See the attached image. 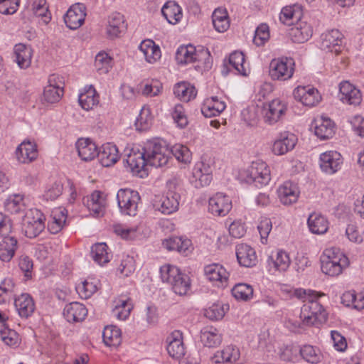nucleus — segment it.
<instances>
[{"instance_id":"1","label":"nucleus","mask_w":364,"mask_h":364,"mask_svg":"<svg viewBox=\"0 0 364 364\" xmlns=\"http://www.w3.org/2000/svg\"><path fill=\"white\" fill-rule=\"evenodd\" d=\"M168 151L166 146L157 143H148L142 151L132 149L127 154L124 161L130 171L143 177L146 174V167L148 165L155 167H162L168 161Z\"/></svg>"},{"instance_id":"2","label":"nucleus","mask_w":364,"mask_h":364,"mask_svg":"<svg viewBox=\"0 0 364 364\" xmlns=\"http://www.w3.org/2000/svg\"><path fill=\"white\" fill-rule=\"evenodd\" d=\"M321 268L323 273L336 277L348 267V258L338 248L326 249L321 257Z\"/></svg>"},{"instance_id":"3","label":"nucleus","mask_w":364,"mask_h":364,"mask_svg":"<svg viewBox=\"0 0 364 364\" xmlns=\"http://www.w3.org/2000/svg\"><path fill=\"white\" fill-rule=\"evenodd\" d=\"M306 299L307 303L301 309L302 324L310 326L326 322L328 314L323 306L311 295H308Z\"/></svg>"},{"instance_id":"4","label":"nucleus","mask_w":364,"mask_h":364,"mask_svg":"<svg viewBox=\"0 0 364 364\" xmlns=\"http://www.w3.org/2000/svg\"><path fill=\"white\" fill-rule=\"evenodd\" d=\"M294 66L295 63L291 58L273 59L269 65V75L273 80H287L293 76Z\"/></svg>"},{"instance_id":"5","label":"nucleus","mask_w":364,"mask_h":364,"mask_svg":"<svg viewBox=\"0 0 364 364\" xmlns=\"http://www.w3.org/2000/svg\"><path fill=\"white\" fill-rule=\"evenodd\" d=\"M46 218L38 209H31L23 218L25 235L29 238L37 237L45 228Z\"/></svg>"},{"instance_id":"6","label":"nucleus","mask_w":364,"mask_h":364,"mask_svg":"<svg viewBox=\"0 0 364 364\" xmlns=\"http://www.w3.org/2000/svg\"><path fill=\"white\" fill-rule=\"evenodd\" d=\"M118 206L123 214L134 216L136 214L140 196L137 191L125 188L117 194Z\"/></svg>"},{"instance_id":"7","label":"nucleus","mask_w":364,"mask_h":364,"mask_svg":"<svg viewBox=\"0 0 364 364\" xmlns=\"http://www.w3.org/2000/svg\"><path fill=\"white\" fill-rule=\"evenodd\" d=\"M270 179V169L265 162H252L247 171V183H254L256 186H262L268 184Z\"/></svg>"},{"instance_id":"8","label":"nucleus","mask_w":364,"mask_h":364,"mask_svg":"<svg viewBox=\"0 0 364 364\" xmlns=\"http://www.w3.org/2000/svg\"><path fill=\"white\" fill-rule=\"evenodd\" d=\"M212 180V168L203 161H198L194 166L191 178V183L197 188L208 186Z\"/></svg>"},{"instance_id":"9","label":"nucleus","mask_w":364,"mask_h":364,"mask_svg":"<svg viewBox=\"0 0 364 364\" xmlns=\"http://www.w3.org/2000/svg\"><path fill=\"white\" fill-rule=\"evenodd\" d=\"M342 40L343 34L338 29H332L321 35V48L338 55L343 49Z\"/></svg>"},{"instance_id":"10","label":"nucleus","mask_w":364,"mask_h":364,"mask_svg":"<svg viewBox=\"0 0 364 364\" xmlns=\"http://www.w3.org/2000/svg\"><path fill=\"white\" fill-rule=\"evenodd\" d=\"M203 56H209L208 50L201 49L198 51L191 45L180 46L176 53V60L181 65L201 61Z\"/></svg>"},{"instance_id":"11","label":"nucleus","mask_w":364,"mask_h":364,"mask_svg":"<svg viewBox=\"0 0 364 364\" xmlns=\"http://www.w3.org/2000/svg\"><path fill=\"white\" fill-rule=\"evenodd\" d=\"M178 194L168 192L166 196L156 197L154 200V208L164 215H170L176 212L179 205Z\"/></svg>"},{"instance_id":"12","label":"nucleus","mask_w":364,"mask_h":364,"mask_svg":"<svg viewBox=\"0 0 364 364\" xmlns=\"http://www.w3.org/2000/svg\"><path fill=\"white\" fill-rule=\"evenodd\" d=\"M86 8L82 4H75L70 7L64 16L66 26L71 30L80 28L85 21Z\"/></svg>"},{"instance_id":"13","label":"nucleus","mask_w":364,"mask_h":364,"mask_svg":"<svg viewBox=\"0 0 364 364\" xmlns=\"http://www.w3.org/2000/svg\"><path fill=\"white\" fill-rule=\"evenodd\" d=\"M293 95L296 100L308 107L316 106L321 100L318 90L309 86H298L294 89Z\"/></svg>"},{"instance_id":"14","label":"nucleus","mask_w":364,"mask_h":364,"mask_svg":"<svg viewBox=\"0 0 364 364\" xmlns=\"http://www.w3.org/2000/svg\"><path fill=\"white\" fill-rule=\"evenodd\" d=\"M287 111V105L279 99L273 100L263 107L264 120L269 124L277 122Z\"/></svg>"},{"instance_id":"15","label":"nucleus","mask_w":364,"mask_h":364,"mask_svg":"<svg viewBox=\"0 0 364 364\" xmlns=\"http://www.w3.org/2000/svg\"><path fill=\"white\" fill-rule=\"evenodd\" d=\"M343 159L340 153L334 151L324 152L320 156V167L328 173L333 174L341 168Z\"/></svg>"},{"instance_id":"16","label":"nucleus","mask_w":364,"mask_h":364,"mask_svg":"<svg viewBox=\"0 0 364 364\" xmlns=\"http://www.w3.org/2000/svg\"><path fill=\"white\" fill-rule=\"evenodd\" d=\"M232 208V202L229 197L222 193H218L209 199V211L214 215L224 216Z\"/></svg>"},{"instance_id":"17","label":"nucleus","mask_w":364,"mask_h":364,"mask_svg":"<svg viewBox=\"0 0 364 364\" xmlns=\"http://www.w3.org/2000/svg\"><path fill=\"white\" fill-rule=\"evenodd\" d=\"M204 274L209 281L215 282L218 287L227 286L229 274L221 264L213 263L205 266Z\"/></svg>"},{"instance_id":"18","label":"nucleus","mask_w":364,"mask_h":364,"mask_svg":"<svg viewBox=\"0 0 364 364\" xmlns=\"http://www.w3.org/2000/svg\"><path fill=\"white\" fill-rule=\"evenodd\" d=\"M167 351L169 355L176 359H181L185 355V347L182 333L179 331L172 332L166 338Z\"/></svg>"},{"instance_id":"19","label":"nucleus","mask_w":364,"mask_h":364,"mask_svg":"<svg viewBox=\"0 0 364 364\" xmlns=\"http://www.w3.org/2000/svg\"><path fill=\"white\" fill-rule=\"evenodd\" d=\"M340 99L343 103L358 105L362 100L360 91L348 81L340 83Z\"/></svg>"},{"instance_id":"20","label":"nucleus","mask_w":364,"mask_h":364,"mask_svg":"<svg viewBox=\"0 0 364 364\" xmlns=\"http://www.w3.org/2000/svg\"><path fill=\"white\" fill-rule=\"evenodd\" d=\"M313 33V29L306 21H298L289 30V36L293 42L303 43L307 41Z\"/></svg>"},{"instance_id":"21","label":"nucleus","mask_w":364,"mask_h":364,"mask_svg":"<svg viewBox=\"0 0 364 364\" xmlns=\"http://www.w3.org/2000/svg\"><path fill=\"white\" fill-rule=\"evenodd\" d=\"M296 141L297 139L294 134L288 132L282 133L274 141L272 151L278 156L284 155L294 148Z\"/></svg>"},{"instance_id":"22","label":"nucleus","mask_w":364,"mask_h":364,"mask_svg":"<svg viewBox=\"0 0 364 364\" xmlns=\"http://www.w3.org/2000/svg\"><path fill=\"white\" fill-rule=\"evenodd\" d=\"M236 256L241 266L252 267L257 263L255 250L247 244L242 243L236 246Z\"/></svg>"},{"instance_id":"23","label":"nucleus","mask_w":364,"mask_h":364,"mask_svg":"<svg viewBox=\"0 0 364 364\" xmlns=\"http://www.w3.org/2000/svg\"><path fill=\"white\" fill-rule=\"evenodd\" d=\"M17 160L22 164H29L35 161L38 155L36 144L30 141H23L16 149Z\"/></svg>"},{"instance_id":"24","label":"nucleus","mask_w":364,"mask_h":364,"mask_svg":"<svg viewBox=\"0 0 364 364\" xmlns=\"http://www.w3.org/2000/svg\"><path fill=\"white\" fill-rule=\"evenodd\" d=\"M97 156L100 164L105 167L114 165L119 159L117 146L111 143L103 144L100 151H98Z\"/></svg>"},{"instance_id":"25","label":"nucleus","mask_w":364,"mask_h":364,"mask_svg":"<svg viewBox=\"0 0 364 364\" xmlns=\"http://www.w3.org/2000/svg\"><path fill=\"white\" fill-rule=\"evenodd\" d=\"M79 156L82 161H89L97 156L98 149L95 142L89 139H80L76 143Z\"/></svg>"},{"instance_id":"26","label":"nucleus","mask_w":364,"mask_h":364,"mask_svg":"<svg viewBox=\"0 0 364 364\" xmlns=\"http://www.w3.org/2000/svg\"><path fill=\"white\" fill-rule=\"evenodd\" d=\"M87 310L79 302L67 304L63 310V315L68 322H79L85 319Z\"/></svg>"},{"instance_id":"27","label":"nucleus","mask_w":364,"mask_h":364,"mask_svg":"<svg viewBox=\"0 0 364 364\" xmlns=\"http://www.w3.org/2000/svg\"><path fill=\"white\" fill-rule=\"evenodd\" d=\"M280 201L284 205H291L296 202L299 197L297 186L290 181L284 182L277 191Z\"/></svg>"},{"instance_id":"28","label":"nucleus","mask_w":364,"mask_h":364,"mask_svg":"<svg viewBox=\"0 0 364 364\" xmlns=\"http://www.w3.org/2000/svg\"><path fill=\"white\" fill-rule=\"evenodd\" d=\"M14 305L19 316L28 318L35 310V304L32 297L28 294H22L14 300Z\"/></svg>"},{"instance_id":"29","label":"nucleus","mask_w":364,"mask_h":364,"mask_svg":"<svg viewBox=\"0 0 364 364\" xmlns=\"http://www.w3.org/2000/svg\"><path fill=\"white\" fill-rule=\"evenodd\" d=\"M335 124L328 117H321L315 120L314 133L318 138L325 140L331 138L334 134Z\"/></svg>"},{"instance_id":"30","label":"nucleus","mask_w":364,"mask_h":364,"mask_svg":"<svg viewBox=\"0 0 364 364\" xmlns=\"http://www.w3.org/2000/svg\"><path fill=\"white\" fill-rule=\"evenodd\" d=\"M139 50L144 54L145 60L149 63H154L161 56V50L154 41L150 39L143 41L139 45Z\"/></svg>"},{"instance_id":"31","label":"nucleus","mask_w":364,"mask_h":364,"mask_svg":"<svg viewBox=\"0 0 364 364\" xmlns=\"http://www.w3.org/2000/svg\"><path fill=\"white\" fill-rule=\"evenodd\" d=\"M15 61L21 68L31 65L33 55L32 48L25 44L18 43L14 46Z\"/></svg>"},{"instance_id":"32","label":"nucleus","mask_w":364,"mask_h":364,"mask_svg":"<svg viewBox=\"0 0 364 364\" xmlns=\"http://www.w3.org/2000/svg\"><path fill=\"white\" fill-rule=\"evenodd\" d=\"M163 245L168 250H176L180 253L188 255L191 252V241L182 237H171L163 241Z\"/></svg>"},{"instance_id":"33","label":"nucleus","mask_w":364,"mask_h":364,"mask_svg":"<svg viewBox=\"0 0 364 364\" xmlns=\"http://www.w3.org/2000/svg\"><path fill=\"white\" fill-rule=\"evenodd\" d=\"M126 28L124 17L122 14L114 13L109 17L107 33L110 38L118 37Z\"/></svg>"},{"instance_id":"34","label":"nucleus","mask_w":364,"mask_h":364,"mask_svg":"<svg viewBox=\"0 0 364 364\" xmlns=\"http://www.w3.org/2000/svg\"><path fill=\"white\" fill-rule=\"evenodd\" d=\"M50 217L52 220L48 223V230L52 234H57L65 224L67 210L63 208H56L53 210Z\"/></svg>"},{"instance_id":"35","label":"nucleus","mask_w":364,"mask_h":364,"mask_svg":"<svg viewBox=\"0 0 364 364\" xmlns=\"http://www.w3.org/2000/svg\"><path fill=\"white\" fill-rule=\"evenodd\" d=\"M18 248V241L16 237H4L0 242V259L9 262L14 256Z\"/></svg>"},{"instance_id":"36","label":"nucleus","mask_w":364,"mask_h":364,"mask_svg":"<svg viewBox=\"0 0 364 364\" xmlns=\"http://www.w3.org/2000/svg\"><path fill=\"white\" fill-rule=\"evenodd\" d=\"M200 341L205 347L216 348L222 342V335L218 329L206 327L200 331Z\"/></svg>"},{"instance_id":"37","label":"nucleus","mask_w":364,"mask_h":364,"mask_svg":"<svg viewBox=\"0 0 364 364\" xmlns=\"http://www.w3.org/2000/svg\"><path fill=\"white\" fill-rule=\"evenodd\" d=\"M302 10L299 5L284 7L279 14V20L282 23L291 26L295 24L294 22L301 20Z\"/></svg>"},{"instance_id":"38","label":"nucleus","mask_w":364,"mask_h":364,"mask_svg":"<svg viewBox=\"0 0 364 364\" xmlns=\"http://www.w3.org/2000/svg\"><path fill=\"white\" fill-rule=\"evenodd\" d=\"M225 109L223 102L219 101L216 97L206 99L201 108L202 114L205 117H213L219 115Z\"/></svg>"},{"instance_id":"39","label":"nucleus","mask_w":364,"mask_h":364,"mask_svg":"<svg viewBox=\"0 0 364 364\" xmlns=\"http://www.w3.org/2000/svg\"><path fill=\"white\" fill-rule=\"evenodd\" d=\"M307 223L309 230L313 234H324L328 229V220L321 214H311L308 218Z\"/></svg>"},{"instance_id":"40","label":"nucleus","mask_w":364,"mask_h":364,"mask_svg":"<svg viewBox=\"0 0 364 364\" xmlns=\"http://www.w3.org/2000/svg\"><path fill=\"white\" fill-rule=\"evenodd\" d=\"M161 13L168 22L176 24L182 18L181 8L174 1H168L161 9Z\"/></svg>"},{"instance_id":"41","label":"nucleus","mask_w":364,"mask_h":364,"mask_svg":"<svg viewBox=\"0 0 364 364\" xmlns=\"http://www.w3.org/2000/svg\"><path fill=\"white\" fill-rule=\"evenodd\" d=\"M102 338L105 344L110 347H117L121 344V331L115 326H108L104 328Z\"/></svg>"},{"instance_id":"42","label":"nucleus","mask_w":364,"mask_h":364,"mask_svg":"<svg viewBox=\"0 0 364 364\" xmlns=\"http://www.w3.org/2000/svg\"><path fill=\"white\" fill-rule=\"evenodd\" d=\"M99 97L94 87L90 86L84 92L79 95L78 101L80 105L85 110H90L99 102Z\"/></svg>"},{"instance_id":"43","label":"nucleus","mask_w":364,"mask_h":364,"mask_svg":"<svg viewBox=\"0 0 364 364\" xmlns=\"http://www.w3.org/2000/svg\"><path fill=\"white\" fill-rule=\"evenodd\" d=\"M24 196L13 194L8 197L4 202L5 210L11 213H18L25 208Z\"/></svg>"},{"instance_id":"44","label":"nucleus","mask_w":364,"mask_h":364,"mask_svg":"<svg viewBox=\"0 0 364 364\" xmlns=\"http://www.w3.org/2000/svg\"><path fill=\"white\" fill-rule=\"evenodd\" d=\"M173 92L177 97L184 102H188L196 96L195 87L186 82L176 84L174 87Z\"/></svg>"},{"instance_id":"45","label":"nucleus","mask_w":364,"mask_h":364,"mask_svg":"<svg viewBox=\"0 0 364 364\" xmlns=\"http://www.w3.org/2000/svg\"><path fill=\"white\" fill-rule=\"evenodd\" d=\"M212 21L215 29L218 32L227 31L230 26L227 11L221 9H216L213 11Z\"/></svg>"},{"instance_id":"46","label":"nucleus","mask_w":364,"mask_h":364,"mask_svg":"<svg viewBox=\"0 0 364 364\" xmlns=\"http://www.w3.org/2000/svg\"><path fill=\"white\" fill-rule=\"evenodd\" d=\"M245 63V56L243 53L239 51H235L232 53L228 58V68L230 70L232 69L235 70L238 74H240L243 76L247 75V69L244 65Z\"/></svg>"},{"instance_id":"47","label":"nucleus","mask_w":364,"mask_h":364,"mask_svg":"<svg viewBox=\"0 0 364 364\" xmlns=\"http://www.w3.org/2000/svg\"><path fill=\"white\" fill-rule=\"evenodd\" d=\"M107 248L105 243H97L92 247V257L100 265L106 264L109 261V254L107 252Z\"/></svg>"},{"instance_id":"48","label":"nucleus","mask_w":364,"mask_h":364,"mask_svg":"<svg viewBox=\"0 0 364 364\" xmlns=\"http://www.w3.org/2000/svg\"><path fill=\"white\" fill-rule=\"evenodd\" d=\"M114 302L115 305L112 309V314L119 320H125L129 316L132 309V305L129 303V299H118L115 300Z\"/></svg>"},{"instance_id":"49","label":"nucleus","mask_w":364,"mask_h":364,"mask_svg":"<svg viewBox=\"0 0 364 364\" xmlns=\"http://www.w3.org/2000/svg\"><path fill=\"white\" fill-rule=\"evenodd\" d=\"M173 291L180 296L186 294L191 287L190 279L183 273L178 277L171 284Z\"/></svg>"},{"instance_id":"50","label":"nucleus","mask_w":364,"mask_h":364,"mask_svg":"<svg viewBox=\"0 0 364 364\" xmlns=\"http://www.w3.org/2000/svg\"><path fill=\"white\" fill-rule=\"evenodd\" d=\"M168 157L170 153H171L179 162L185 164L191 162V152L187 146L182 144H176L171 148V151L168 149Z\"/></svg>"},{"instance_id":"51","label":"nucleus","mask_w":364,"mask_h":364,"mask_svg":"<svg viewBox=\"0 0 364 364\" xmlns=\"http://www.w3.org/2000/svg\"><path fill=\"white\" fill-rule=\"evenodd\" d=\"M98 284L97 281L87 279L78 284L76 289L82 298L88 299L97 291Z\"/></svg>"},{"instance_id":"52","label":"nucleus","mask_w":364,"mask_h":364,"mask_svg":"<svg viewBox=\"0 0 364 364\" xmlns=\"http://www.w3.org/2000/svg\"><path fill=\"white\" fill-rule=\"evenodd\" d=\"M181 274V270L173 265L166 264L160 268L161 278L163 282L169 285Z\"/></svg>"},{"instance_id":"53","label":"nucleus","mask_w":364,"mask_h":364,"mask_svg":"<svg viewBox=\"0 0 364 364\" xmlns=\"http://www.w3.org/2000/svg\"><path fill=\"white\" fill-rule=\"evenodd\" d=\"M112 58L105 52H100L95 57V67L100 74L109 72L112 66Z\"/></svg>"},{"instance_id":"54","label":"nucleus","mask_w":364,"mask_h":364,"mask_svg":"<svg viewBox=\"0 0 364 364\" xmlns=\"http://www.w3.org/2000/svg\"><path fill=\"white\" fill-rule=\"evenodd\" d=\"M271 259L274 267L279 272H285L291 263L289 255L283 250L277 251L275 258L271 257Z\"/></svg>"},{"instance_id":"55","label":"nucleus","mask_w":364,"mask_h":364,"mask_svg":"<svg viewBox=\"0 0 364 364\" xmlns=\"http://www.w3.org/2000/svg\"><path fill=\"white\" fill-rule=\"evenodd\" d=\"M232 294L237 299L247 301L253 294V289L246 284H237L232 289Z\"/></svg>"},{"instance_id":"56","label":"nucleus","mask_w":364,"mask_h":364,"mask_svg":"<svg viewBox=\"0 0 364 364\" xmlns=\"http://www.w3.org/2000/svg\"><path fill=\"white\" fill-rule=\"evenodd\" d=\"M218 353L220 354V359H217L216 363H235L240 358L239 350L233 346H227Z\"/></svg>"},{"instance_id":"57","label":"nucleus","mask_w":364,"mask_h":364,"mask_svg":"<svg viewBox=\"0 0 364 364\" xmlns=\"http://www.w3.org/2000/svg\"><path fill=\"white\" fill-rule=\"evenodd\" d=\"M0 339L7 346H14L18 343V334L14 330L4 328L0 331Z\"/></svg>"},{"instance_id":"58","label":"nucleus","mask_w":364,"mask_h":364,"mask_svg":"<svg viewBox=\"0 0 364 364\" xmlns=\"http://www.w3.org/2000/svg\"><path fill=\"white\" fill-rule=\"evenodd\" d=\"M269 38V33L268 26L264 23L261 24L255 31L253 42L257 46H260L264 45Z\"/></svg>"},{"instance_id":"59","label":"nucleus","mask_w":364,"mask_h":364,"mask_svg":"<svg viewBox=\"0 0 364 364\" xmlns=\"http://www.w3.org/2000/svg\"><path fill=\"white\" fill-rule=\"evenodd\" d=\"M298 353H300L301 356L307 362L311 363H316L319 360V355L316 353V350L313 346L310 345H306L301 348L299 349Z\"/></svg>"},{"instance_id":"60","label":"nucleus","mask_w":364,"mask_h":364,"mask_svg":"<svg viewBox=\"0 0 364 364\" xmlns=\"http://www.w3.org/2000/svg\"><path fill=\"white\" fill-rule=\"evenodd\" d=\"M225 309L223 305L214 304L205 310V316L210 320H220L225 315Z\"/></svg>"},{"instance_id":"61","label":"nucleus","mask_w":364,"mask_h":364,"mask_svg":"<svg viewBox=\"0 0 364 364\" xmlns=\"http://www.w3.org/2000/svg\"><path fill=\"white\" fill-rule=\"evenodd\" d=\"M63 95V90H56L50 87H45L43 91V99L48 103L58 102Z\"/></svg>"},{"instance_id":"62","label":"nucleus","mask_w":364,"mask_h":364,"mask_svg":"<svg viewBox=\"0 0 364 364\" xmlns=\"http://www.w3.org/2000/svg\"><path fill=\"white\" fill-rule=\"evenodd\" d=\"M172 117L179 127L183 128L188 124V120L186 115L185 114L184 108L181 105L178 104L174 107Z\"/></svg>"},{"instance_id":"63","label":"nucleus","mask_w":364,"mask_h":364,"mask_svg":"<svg viewBox=\"0 0 364 364\" xmlns=\"http://www.w3.org/2000/svg\"><path fill=\"white\" fill-rule=\"evenodd\" d=\"M149 111L142 110L138 117L135 126L136 129L139 131L147 130L151 124V117L149 116Z\"/></svg>"},{"instance_id":"64","label":"nucleus","mask_w":364,"mask_h":364,"mask_svg":"<svg viewBox=\"0 0 364 364\" xmlns=\"http://www.w3.org/2000/svg\"><path fill=\"white\" fill-rule=\"evenodd\" d=\"M299 348L292 346L279 348L277 355L284 361H291L297 354Z\"/></svg>"}]
</instances>
